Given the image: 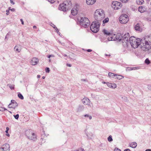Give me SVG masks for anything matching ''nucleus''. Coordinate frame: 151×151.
I'll list each match as a JSON object with an SVG mask.
<instances>
[{"instance_id": "nucleus-30", "label": "nucleus", "mask_w": 151, "mask_h": 151, "mask_svg": "<svg viewBox=\"0 0 151 151\" xmlns=\"http://www.w3.org/2000/svg\"><path fill=\"white\" fill-rule=\"evenodd\" d=\"M145 62L146 64H147V65L149 64L150 63V61L149 60L148 58H147L146 59L145 61Z\"/></svg>"}, {"instance_id": "nucleus-26", "label": "nucleus", "mask_w": 151, "mask_h": 151, "mask_svg": "<svg viewBox=\"0 0 151 151\" xmlns=\"http://www.w3.org/2000/svg\"><path fill=\"white\" fill-rule=\"evenodd\" d=\"M7 86H8L11 90H13L14 89V85H11L10 84H8Z\"/></svg>"}, {"instance_id": "nucleus-44", "label": "nucleus", "mask_w": 151, "mask_h": 151, "mask_svg": "<svg viewBox=\"0 0 151 151\" xmlns=\"http://www.w3.org/2000/svg\"><path fill=\"white\" fill-rule=\"evenodd\" d=\"M6 14L7 15H8L9 14V10H6Z\"/></svg>"}, {"instance_id": "nucleus-8", "label": "nucleus", "mask_w": 151, "mask_h": 151, "mask_svg": "<svg viewBox=\"0 0 151 151\" xmlns=\"http://www.w3.org/2000/svg\"><path fill=\"white\" fill-rule=\"evenodd\" d=\"M120 22L122 24H125L128 21V16L126 14H123L120 16L119 18Z\"/></svg>"}, {"instance_id": "nucleus-31", "label": "nucleus", "mask_w": 151, "mask_h": 151, "mask_svg": "<svg viewBox=\"0 0 151 151\" xmlns=\"http://www.w3.org/2000/svg\"><path fill=\"white\" fill-rule=\"evenodd\" d=\"M108 140L109 142H112L113 141L111 136L110 135L108 137Z\"/></svg>"}, {"instance_id": "nucleus-36", "label": "nucleus", "mask_w": 151, "mask_h": 151, "mask_svg": "<svg viewBox=\"0 0 151 151\" xmlns=\"http://www.w3.org/2000/svg\"><path fill=\"white\" fill-rule=\"evenodd\" d=\"M45 72L47 73H49L50 71V68L48 67H46L45 69Z\"/></svg>"}, {"instance_id": "nucleus-2", "label": "nucleus", "mask_w": 151, "mask_h": 151, "mask_svg": "<svg viewBox=\"0 0 151 151\" xmlns=\"http://www.w3.org/2000/svg\"><path fill=\"white\" fill-rule=\"evenodd\" d=\"M105 17L104 11L101 9L96 10L94 14V18L97 21H100Z\"/></svg>"}, {"instance_id": "nucleus-37", "label": "nucleus", "mask_w": 151, "mask_h": 151, "mask_svg": "<svg viewBox=\"0 0 151 151\" xmlns=\"http://www.w3.org/2000/svg\"><path fill=\"white\" fill-rule=\"evenodd\" d=\"M14 116L16 119H18L19 118V115L18 114H17L16 115H14Z\"/></svg>"}, {"instance_id": "nucleus-1", "label": "nucleus", "mask_w": 151, "mask_h": 151, "mask_svg": "<svg viewBox=\"0 0 151 151\" xmlns=\"http://www.w3.org/2000/svg\"><path fill=\"white\" fill-rule=\"evenodd\" d=\"M129 41L132 47L134 48H137L139 46L142 48H145V51L151 48V42L147 41L145 38L136 39L134 37H131L129 39Z\"/></svg>"}, {"instance_id": "nucleus-33", "label": "nucleus", "mask_w": 151, "mask_h": 151, "mask_svg": "<svg viewBox=\"0 0 151 151\" xmlns=\"http://www.w3.org/2000/svg\"><path fill=\"white\" fill-rule=\"evenodd\" d=\"M106 84L109 87L112 88V86L111 83L108 82L106 83Z\"/></svg>"}, {"instance_id": "nucleus-23", "label": "nucleus", "mask_w": 151, "mask_h": 151, "mask_svg": "<svg viewBox=\"0 0 151 151\" xmlns=\"http://www.w3.org/2000/svg\"><path fill=\"white\" fill-rule=\"evenodd\" d=\"M120 35V34H118V35H116V37L115 38V40H117L119 42L121 41Z\"/></svg>"}, {"instance_id": "nucleus-59", "label": "nucleus", "mask_w": 151, "mask_h": 151, "mask_svg": "<svg viewBox=\"0 0 151 151\" xmlns=\"http://www.w3.org/2000/svg\"><path fill=\"white\" fill-rule=\"evenodd\" d=\"M3 109L4 111L7 110V109L4 107H3Z\"/></svg>"}, {"instance_id": "nucleus-63", "label": "nucleus", "mask_w": 151, "mask_h": 151, "mask_svg": "<svg viewBox=\"0 0 151 151\" xmlns=\"http://www.w3.org/2000/svg\"><path fill=\"white\" fill-rule=\"evenodd\" d=\"M124 99H126V100H127V97H125V96H124Z\"/></svg>"}, {"instance_id": "nucleus-14", "label": "nucleus", "mask_w": 151, "mask_h": 151, "mask_svg": "<svg viewBox=\"0 0 151 151\" xmlns=\"http://www.w3.org/2000/svg\"><path fill=\"white\" fill-rule=\"evenodd\" d=\"M84 107L83 105H80L77 109V112H78L82 111L84 110Z\"/></svg>"}, {"instance_id": "nucleus-22", "label": "nucleus", "mask_w": 151, "mask_h": 151, "mask_svg": "<svg viewBox=\"0 0 151 151\" xmlns=\"http://www.w3.org/2000/svg\"><path fill=\"white\" fill-rule=\"evenodd\" d=\"M124 77L123 76L120 75H117L116 76L115 78L116 79L120 80L123 78Z\"/></svg>"}, {"instance_id": "nucleus-49", "label": "nucleus", "mask_w": 151, "mask_h": 151, "mask_svg": "<svg viewBox=\"0 0 151 151\" xmlns=\"http://www.w3.org/2000/svg\"><path fill=\"white\" fill-rule=\"evenodd\" d=\"M10 1L11 4H15V3L13 2L12 0H10Z\"/></svg>"}, {"instance_id": "nucleus-48", "label": "nucleus", "mask_w": 151, "mask_h": 151, "mask_svg": "<svg viewBox=\"0 0 151 151\" xmlns=\"http://www.w3.org/2000/svg\"><path fill=\"white\" fill-rule=\"evenodd\" d=\"M20 20L21 22H22V24H24V22H23V20L22 19H20Z\"/></svg>"}, {"instance_id": "nucleus-29", "label": "nucleus", "mask_w": 151, "mask_h": 151, "mask_svg": "<svg viewBox=\"0 0 151 151\" xmlns=\"http://www.w3.org/2000/svg\"><path fill=\"white\" fill-rule=\"evenodd\" d=\"M14 49L15 51L18 52H19L20 51V49H18V47L17 46H16L14 47Z\"/></svg>"}, {"instance_id": "nucleus-28", "label": "nucleus", "mask_w": 151, "mask_h": 151, "mask_svg": "<svg viewBox=\"0 0 151 151\" xmlns=\"http://www.w3.org/2000/svg\"><path fill=\"white\" fill-rule=\"evenodd\" d=\"M18 96L20 99L23 100L24 99V97L23 95L20 93H19L18 94Z\"/></svg>"}, {"instance_id": "nucleus-16", "label": "nucleus", "mask_w": 151, "mask_h": 151, "mask_svg": "<svg viewBox=\"0 0 151 151\" xmlns=\"http://www.w3.org/2000/svg\"><path fill=\"white\" fill-rule=\"evenodd\" d=\"M96 0H86V3L88 5H92L96 2Z\"/></svg>"}, {"instance_id": "nucleus-60", "label": "nucleus", "mask_w": 151, "mask_h": 151, "mask_svg": "<svg viewBox=\"0 0 151 151\" xmlns=\"http://www.w3.org/2000/svg\"><path fill=\"white\" fill-rule=\"evenodd\" d=\"M51 56L50 55H49L48 56H47V57L48 58H50L51 57Z\"/></svg>"}, {"instance_id": "nucleus-35", "label": "nucleus", "mask_w": 151, "mask_h": 151, "mask_svg": "<svg viewBox=\"0 0 151 151\" xmlns=\"http://www.w3.org/2000/svg\"><path fill=\"white\" fill-rule=\"evenodd\" d=\"M53 28L55 29V30H56V32L58 34V33H60L59 32L58 30V29L55 26V25H54V27H53Z\"/></svg>"}, {"instance_id": "nucleus-43", "label": "nucleus", "mask_w": 151, "mask_h": 151, "mask_svg": "<svg viewBox=\"0 0 151 151\" xmlns=\"http://www.w3.org/2000/svg\"><path fill=\"white\" fill-rule=\"evenodd\" d=\"M147 88L149 90H151V85H148Z\"/></svg>"}, {"instance_id": "nucleus-17", "label": "nucleus", "mask_w": 151, "mask_h": 151, "mask_svg": "<svg viewBox=\"0 0 151 151\" xmlns=\"http://www.w3.org/2000/svg\"><path fill=\"white\" fill-rule=\"evenodd\" d=\"M146 9L144 6H139L138 8V11L141 13H143L145 11Z\"/></svg>"}, {"instance_id": "nucleus-34", "label": "nucleus", "mask_w": 151, "mask_h": 151, "mask_svg": "<svg viewBox=\"0 0 151 151\" xmlns=\"http://www.w3.org/2000/svg\"><path fill=\"white\" fill-rule=\"evenodd\" d=\"M112 88H114L116 87L117 85L116 84H115V83L112 84Z\"/></svg>"}, {"instance_id": "nucleus-57", "label": "nucleus", "mask_w": 151, "mask_h": 151, "mask_svg": "<svg viewBox=\"0 0 151 151\" xmlns=\"http://www.w3.org/2000/svg\"><path fill=\"white\" fill-rule=\"evenodd\" d=\"M6 135L8 137H9L10 136L9 134H8V133H6Z\"/></svg>"}, {"instance_id": "nucleus-61", "label": "nucleus", "mask_w": 151, "mask_h": 151, "mask_svg": "<svg viewBox=\"0 0 151 151\" xmlns=\"http://www.w3.org/2000/svg\"><path fill=\"white\" fill-rule=\"evenodd\" d=\"M42 78L43 79H44L45 78V77L44 76H43L42 77Z\"/></svg>"}, {"instance_id": "nucleus-45", "label": "nucleus", "mask_w": 151, "mask_h": 151, "mask_svg": "<svg viewBox=\"0 0 151 151\" xmlns=\"http://www.w3.org/2000/svg\"><path fill=\"white\" fill-rule=\"evenodd\" d=\"M81 81H83L84 82H87L88 81L86 80V79H81Z\"/></svg>"}, {"instance_id": "nucleus-3", "label": "nucleus", "mask_w": 151, "mask_h": 151, "mask_svg": "<svg viewBox=\"0 0 151 151\" xmlns=\"http://www.w3.org/2000/svg\"><path fill=\"white\" fill-rule=\"evenodd\" d=\"M72 4L70 1H66L60 4L58 9L59 10L63 12H66L71 8Z\"/></svg>"}, {"instance_id": "nucleus-58", "label": "nucleus", "mask_w": 151, "mask_h": 151, "mask_svg": "<svg viewBox=\"0 0 151 151\" xmlns=\"http://www.w3.org/2000/svg\"><path fill=\"white\" fill-rule=\"evenodd\" d=\"M37 28V27H36V26H33V28L34 29H35V28Z\"/></svg>"}, {"instance_id": "nucleus-15", "label": "nucleus", "mask_w": 151, "mask_h": 151, "mask_svg": "<svg viewBox=\"0 0 151 151\" xmlns=\"http://www.w3.org/2000/svg\"><path fill=\"white\" fill-rule=\"evenodd\" d=\"M18 105L17 103H15L14 104H12V103L9 104L8 106V107L10 108H14V109Z\"/></svg>"}, {"instance_id": "nucleus-4", "label": "nucleus", "mask_w": 151, "mask_h": 151, "mask_svg": "<svg viewBox=\"0 0 151 151\" xmlns=\"http://www.w3.org/2000/svg\"><path fill=\"white\" fill-rule=\"evenodd\" d=\"M100 23L98 21H94L92 22L90 26L91 30L94 33H96L99 30Z\"/></svg>"}, {"instance_id": "nucleus-21", "label": "nucleus", "mask_w": 151, "mask_h": 151, "mask_svg": "<svg viewBox=\"0 0 151 151\" xmlns=\"http://www.w3.org/2000/svg\"><path fill=\"white\" fill-rule=\"evenodd\" d=\"M116 37V35H114L113 36L108 38L109 41L115 40V38Z\"/></svg>"}, {"instance_id": "nucleus-56", "label": "nucleus", "mask_w": 151, "mask_h": 151, "mask_svg": "<svg viewBox=\"0 0 151 151\" xmlns=\"http://www.w3.org/2000/svg\"><path fill=\"white\" fill-rule=\"evenodd\" d=\"M52 24L51 25V26H52L53 28V27H54V25H55L54 24H52V23H51Z\"/></svg>"}, {"instance_id": "nucleus-62", "label": "nucleus", "mask_w": 151, "mask_h": 151, "mask_svg": "<svg viewBox=\"0 0 151 151\" xmlns=\"http://www.w3.org/2000/svg\"><path fill=\"white\" fill-rule=\"evenodd\" d=\"M51 56V57H54V56L53 55H50Z\"/></svg>"}, {"instance_id": "nucleus-12", "label": "nucleus", "mask_w": 151, "mask_h": 151, "mask_svg": "<svg viewBox=\"0 0 151 151\" xmlns=\"http://www.w3.org/2000/svg\"><path fill=\"white\" fill-rule=\"evenodd\" d=\"M78 9L77 6L75 7L74 8L72 9L71 11V13L72 14L75 16L78 13Z\"/></svg>"}, {"instance_id": "nucleus-11", "label": "nucleus", "mask_w": 151, "mask_h": 151, "mask_svg": "<svg viewBox=\"0 0 151 151\" xmlns=\"http://www.w3.org/2000/svg\"><path fill=\"white\" fill-rule=\"evenodd\" d=\"M10 145L8 144H5L3 145L0 148V151H6L8 150L9 151L10 150Z\"/></svg>"}, {"instance_id": "nucleus-55", "label": "nucleus", "mask_w": 151, "mask_h": 151, "mask_svg": "<svg viewBox=\"0 0 151 151\" xmlns=\"http://www.w3.org/2000/svg\"><path fill=\"white\" fill-rule=\"evenodd\" d=\"M37 77V78H40V75H38Z\"/></svg>"}, {"instance_id": "nucleus-64", "label": "nucleus", "mask_w": 151, "mask_h": 151, "mask_svg": "<svg viewBox=\"0 0 151 151\" xmlns=\"http://www.w3.org/2000/svg\"><path fill=\"white\" fill-rule=\"evenodd\" d=\"M63 56H64V57H66V56H67V55L66 54H64V55H63Z\"/></svg>"}, {"instance_id": "nucleus-9", "label": "nucleus", "mask_w": 151, "mask_h": 151, "mask_svg": "<svg viewBox=\"0 0 151 151\" xmlns=\"http://www.w3.org/2000/svg\"><path fill=\"white\" fill-rule=\"evenodd\" d=\"M111 6L114 9L117 10L120 9L122 5L121 2L115 1L112 2Z\"/></svg>"}, {"instance_id": "nucleus-18", "label": "nucleus", "mask_w": 151, "mask_h": 151, "mask_svg": "<svg viewBox=\"0 0 151 151\" xmlns=\"http://www.w3.org/2000/svg\"><path fill=\"white\" fill-rule=\"evenodd\" d=\"M134 28L135 29L136 31H139L140 29L139 24L137 23V24L135 25L134 26Z\"/></svg>"}, {"instance_id": "nucleus-6", "label": "nucleus", "mask_w": 151, "mask_h": 151, "mask_svg": "<svg viewBox=\"0 0 151 151\" xmlns=\"http://www.w3.org/2000/svg\"><path fill=\"white\" fill-rule=\"evenodd\" d=\"M121 41H122L123 43H124V45L127 44L129 42V35L128 33H126L124 35H120Z\"/></svg>"}, {"instance_id": "nucleus-46", "label": "nucleus", "mask_w": 151, "mask_h": 151, "mask_svg": "<svg viewBox=\"0 0 151 151\" xmlns=\"http://www.w3.org/2000/svg\"><path fill=\"white\" fill-rule=\"evenodd\" d=\"M77 151H84V150L83 149H78V150H76Z\"/></svg>"}, {"instance_id": "nucleus-10", "label": "nucleus", "mask_w": 151, "mask_h": 151, "mask_svg": "<svg viewBox=\"0 0 151 151\" xmlns=\"http://www.w3.org/2000/svg\"><path fill=\"white\" fill-rule=\"evenodd\" d=\"M82 103L84 105H88V106L92 107V105L90 104L91 101L87 98H84L82 99Z\"/></svg>"}, {"instance_id": "nucleus-13", "label": "nucleus", "mask_w": 151, "mask_h": 151, "mask_svg": "<svg viewBox=\"0 0 151 151\" xmlns=\"http://www.w3.org/2000/svg\"><path fill=\"white\" fill-rule=\"evenodd\" d=\"M38 61V59L36 58H32L31 61V64L32 65H36Z\"/></svg>"}, {"instance_id": "nucleus-39", "label": "nucleus", "mask_w": 151, "mask_h": 151, "mask_svg": "<svg viewBox=\"0 0 151 151\" xmlns=\"http://www.w3.org/2000/svg\"><path fill=\"white\" fill-rule=\"evenodd\" d=\"M48 1L50 2V3L52 4L55 2V0H48Z\"/></svg>"}, {"instance_id": "nucleus-38", "label": "nucleus", "mask_w": 151, "mask_h": 151, "mask_svg": "<svg viewBox=\"0 0 151 151\" xmlns=\"http://www.w3.org/2000/svg\"><path fill=\"white\" fill-rule=\"evenodd\" d=\"M114 151H121V150L117 147H116L114 149Z\"/></svg>"}, {"instance_id": "nucleus-52", "label": "nucleus", "mask_w": 151, "mask_h": 151, "mask_svg": "<svg viewBox=\"0 0 151 151\" xmlns=\"http://www.w3.org/2000/svg\"><path fill=\"white\" fill-rule=\"evenodd\" d=\"M87 51L88 52H91L92 51V50H91V49H88L87 50Z\"/></svg>"}, {"instance_id": "nucleus-32", "label": "nucleus", "mask_w": 151, "mask_h": 151, "mask_svg": "<svg viewBox=\"0 0 151 151\" xmlns=\"http://www.w3.org/2000/svg\"><path fill=\"white\" fill-rule=\"evenodd\" d=\"M85 117H89V119L91 120L92 119V116H91L89 115L88 114H86L84 115Z\"/></svg>"}, {"instance_id": "nucleus-54", "label": "nucleus", "mask_w": 151, "mask_h": 151, "mask_svg": "<svg viewBox=\"0 0 151 151\" xmlns=\"http://www.w3.org/2000/svg\"><path fill=\"white\" fill-rule=\"evenodd\" d=\"M10 10L12 11H15V9L14 8H12L11 9H10Z\"/></svg>"}, {"instance_id": "nucleus-27", "label": "nucleus", "mask_w": 151, "mask_h": 151, "mask_svg": "<svg viewBox=\"0 0 151 151\" xmlns=\"http://www.w3.org/2000/svg\"><path fill=\"white\" fill-rule=\"evenodd\" d=\"M103 32L105 34L108 35H109L111 34V33L110 32H108L107 30L105 29H104L103 30Z\"/></svg>"}, {"instance_id": "nucleus-51", "label": "nucleus", "mask_w": 151, "mask_h": 151, "mask_svg": "<svg viewBox=\"0 0 151 151\" xmlns=\"http://www.w3.org/2000/svg\"><path fill=\"white\" fill-rule=\"evenodd\" d=\"M67 65L69 67H71V64L68 63L67 64Z\"/></svg>"}, {"instance_id": "nucleus-5", "label": "nucleus", "mask_w": 151, "mask_h": 151, "mask_svg": "<svg viewBox=\"0 0 151 151\" xmlns=\"http://www.w3.org/2000/svg\"><path fill=\"white\" fill-rule=\"evenodd\" d=\"M80 23L82 27L86 28L90 24V22L88 19L86 17H81L80 21Z\"/></svg>"}, {"instance_id": "nucleus-20", "label": "nucleus", "mask_w": 151, "mask_h": 151, "mask_svg": "<svg viewBox=\"0 0 151 151\" xmlns=\"http://www.w3.org/2000/svg\"><path fill=\"white\" fill-rule=\"evenodd\" d=\"M129 145L130 147L133 148H135L137 146V144L136 142H134L132 143L131 144H130Z\"/></svg>"}, {"instance_id": "nucleus-25", "label": "nucleus", "mask_w": 151, "mask_h": 151, "mask_svg": "<svg viewBox=\"0 0 151 151\" xmlns=\"http://www.w3.org/2000/svg\"><path fill=\"white\" fill-rule=\"evenodd\" d=\"M109 18L108 17L104 19L103 21V25L104 26V24H105V23L108 22H109Z\"/></svg>"}, {"instance_id": "nucleus-40", "label": "nucleus", "mask_w": 151, "mask_h": 151, "mask_svg": "<svg viewBox=\"0 0 151 151\" xmlns=\"http://www.w3.org/2000/svg\"><path fill=\"white\" fill-rule=\"evenodd\" d=\"M9 33H8L7 34V35H6V36H5V40L6 41H7L8 40V38H7V36L8 35H9Z\"/></svg>"}, {"instance_id": "nucleus-24", "label": "nucleus", "mask_w": 151, "mask_h": 151, "mask_svg": "<svg viewBox=\"0 0 151 151\" xmlns=\"http://www.w3.org/2000/svg\"><path fill=\"white\" fill-rule=\"evenodd\" d=\"M136 2L137 4H142L144 2V0H137Z\"/></svg>"}, {"instance_id": "nucleus-50", "label": "nucleus", "mask_w": 151, "mask_h": 151, "mask_svg": "<svg viewBox=\"0 0 151 151\" xmlns=\"http://www.w3.org/2000/svg\"><path fill=\"white\" fill-rule=\"evenodd\" d=\"M124 151H131V150L129 149H126L124 150Z\"/></svg>"}, {"instance_id": "nucleus-47", "label": "nucleus", "mask_w": 151, "mask_h": 151, "mask_svg": "<svg viewBox=\"0 0 151 151\" xmlns=\"http://www.w3.org/2000/svg\"><path fill=\"white\" fill-rule=\"evenodd\" d=\"M3 107H0V111H4L3 110Z\"/></svg>"}, {"instance_id": "nucleus-19", "label": "nucleus", "mask_w": 151, "mask_h": 151, "mask_svg": "<svg viewBox=\"0 0 151 151\" xmlns=\"http://www.w3.org/2000/svg\"><path fill=\"white\" fill-rule=\"evenodd\" d=\"M116 74H114L110 72L108 74V76L109 77L114 78H115L116 76Z\"/></svg>"}, {"instance_id": "nucleus-53", "label": "nucleus", "mask_w": 151, "mask_h": 151, "mask_svg": "<svg viewBox=\"0 0 151 151\" xmlns=\"http://www.w3.org/2000/svg\"><path fill=\"white\" fill-rule=\"evenodd\" d=\"M145 151H151V149H146Z\"/></svg>"}, {"instance_id": "nucleus-41", "label": "nucleus", "mask_w": 151, "mask_h": 151, "mask_svg": "<svg viewBox=\"0 0 151 151\" xmlns=\"http://www.w3.org/2000/svg\"><path fill=\"white\" fill-rule=\"evenodd\" d=\"M17 103L15 100H11V103H12V104H14V103Z\"/></svg>"}, {"instance_id": "nucleus-42", "label": "nucleus", "mask_w": 151, "mask_h": 151, "mask_svg": "<svg viewBox=\"0 0 151 151\" xmlns=\"http://www.w3.org/2000/svg\"><path fill=\"white\" fill-rule=\"evenodd\" d=\"M9 129V128L8 127H6V133H8V131Z\"/></svg>"}, {"instance_id": "nucleus-7", "label": "nucleus", "mask_w": 151, "mask_h": 151, "mask_svg": "<svg viewBox=\"0 0 151 151\" xmlns=\"http://www.w3.org/2000/svg\"><path fill=\"white\" fill-rule=\"evenodd\" d=\"M26 134L28 138L31 140L35 141L37 139L36 135L30 130H27Z\"/></svg>"}]
</instances>
